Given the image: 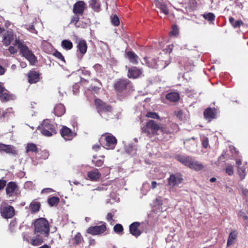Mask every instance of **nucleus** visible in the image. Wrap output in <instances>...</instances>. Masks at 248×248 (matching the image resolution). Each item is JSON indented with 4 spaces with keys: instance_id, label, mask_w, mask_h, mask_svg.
<instances>
[{
    "instance_id": "obj_11",
    "label": "nucleus",
    "mask_w": 248,
    "mask_h": 248,
    "mask_svg": "<svg viewBox=\"0 0 248 248\" xmlns=\"http://www.w3.org/2000/svg\"><path fill=\"white\" fill-rule=\"evenodd\" d=\"M60 133L65 141L71 140L76 136V134L73 132L71 129L65 126H62Z\"/></svg>"
},
{
    "instance_id": "obj_60",
    "label": "nucleus",
    "mask_w": 248,
    "mask_h": 248,
    "mask_svg": "<svg viewBox=\"0 0 248 248\" xmlns=\"http://www.w3.org/2000/svg\"><path fill=\"white\" fill-rule=\"evenodd\" d=\"M79 88V85L78 84H75V85L73 86V91L75 94H76L78 92Z\"/></svg>"
},
{
    "instance_id": "obj_64",
    "label": "nucleus",
    "mask_w": 248,
    "mask_h": 248,
    "mask_svg": "<svg viewBox=\"0 0 248 248\" xmlns=\"http://www.w3.org/2000/svg\"><path fill=\"white\" fill-rule=\"evenodd\" d=\"M231 152L233 154L234 153L236 154L238 153V151L234 146H231L230 147Z\"/></svg>"
},
{
    "instance_id": "obj_38",
    "label": "nucleus",
    "mask_w": 248,
    "mask_h": 248,
    "mask_svg": "<svg viewBox=\"0 0 248 248\" xmlns=\"http://www.w3.org/2000/svg\"><path fill=\"white\" fill-rule=\"evenodd\" d=\"M90 6L95 11H98L100 8V2L97 0H91L90 1Z\"/></svg>"
},
{
    "instance_id": "obj_44",
    "label": "nucleus",
    "mask_w": 248,
    "mask_h": 248,
    "mask_svg": "<svg viewBox=\"0 0 248 248\" xmlns=\"http://www.w3.org/2000/svg\"><path fill=\"white\" fill-rule=\"evenodd\" d=\"M83 240V237L79 232H78L74 238V243L78 245Z\"/></svg>"
},
{
    "instance_id": "obj_23",
    "label": "nucleus",
    "mask_w": 248,
    "mask_h": 248,
    "mask_svg": "<svg viewBox=\"0 0 248 248\" xmlns=\"http://www.w3.org/2000/svg\"><path fill=\"white\" fill-rule=\"evenodd\" d=\"M188 167L195 170H200L203 169V166L200 162L195 160L193 158H191L189 165H188Z\"/></svg>"
},
{
    "instance_id": "obj_62",
    "label": "nucleus",
    "mask_w": 248,
    "mask_h": 248,
    "mask_svg": "<svg viewBox=\"0 0 248 248\" xmlns=\"http://www.w3.org/2000/svg\"><path fill=\"white\" fill-rule=\"evenodd\" d=\"M113 217V215L111 213H108L107 216V219L108 221L110 222L113 220L112 218Z\"/></svg>"
},
{
    "instance_id": "obj_12",
    "label": "nucleus",
    "mask_w": 248,
    "mask_h": 248,
    "mask_svg": "<svg viewBox=\"0 0 248 248\" xmlns=\"http://www.w3.org/2000/svg\"><path fill=\"white\" fill-rule=\"evenodd\" d=\"M17 185L14 182L8 183L6 187V193L9 197L16 196L17 193Z\"/></svg>"
},
{
    "instance_id": "obj_51",
    "label": "nucleus",
    "mask_w": 248,
    "mask_h": 248,
    "mask_svg": "<svg viewBox=\"0 0 248 248\" xmlns=\"http://www.w3.org/2000/svg\"><path fill=\"white\" fill-rule=\"evenodd\" d=\"M92 161L93 163V164L95 165V166L96 167H98L102 166V165L104 163V160L101 159H99L96 160H93Z\"/></svg>"
},
{
    "instance_id": "obj_46",
    "label": "nucleus",
    "mask_w": 248,
    "mask_h": 248,
    "mask_svg": "<svg viewBox=\"0 0 248 248\" xmlns=\"http://www.w3.org/2000/svg\"><path fill=\"white\" fill-rule=\"evenodd\" d=\"M238 173L240 177L241 178V180H243L245 178L246 175L245 169L242 167H238Z\"/></svg>"
},
{
    "instance_id": "obj_15",
    "label": "nucleus",
    "mask_w": 248,
    "mask_h": 248,
    "mask_svg": "<svg viewBox=\"0 0 248 248\" xmlns=\"http://www.w3.org/2000/svg\"><path fill=\"white\" fill-rule=\"evenodd\" d=\"M140 223L138 222H134L129 226V231L130 233L136 237H138L141 234V232L139 229Z\"/></svg>"
},
{
    "instance_id": "obj_33",
    "label": "nucleus",
    "mask_w": 248,
    "mask_h": 248,
    "mask_svg": "<svg viewBox=\"0 0 248 248\" xmlns=\"http://www.w3.org/2000/svg\"><path fill=\"white\" fill-rule=\"evenodd\" d=\"M229 22L234 28H239L241 25L243 24V22L241 20L235 21L234 18L232 17L229 18Z\"/></svg>"
},
{
    "instance_id": "obj_42",
    "label": "nucleus",
    "mask_w": 248,
    "mask_h": 248,
    "mask_svg": "<svg viewBox=\"0 0 248 248\" xmlns=\"http://www.w3.org/2000/svg\"><path fill=\"white\" fill-rule=\"evenodd\" d=\"M110 20L111 24L114 26H118L120 24L119 18L116 15H112L110 16Z\"/></svg>"
},
{
    "instance_id": "obj_43",
    "label": "nucleus",
    "mask_w": 248,
    "mask_h": 248,
    "mask_svg": "<svg viewBox=\"0 0 248 248\" xmlns=\"http://www.w3.org/2000/svg\"><path fill=\"white\" fill-rule=\"evenodd\" d=\"M203 18L208 21L212 22L215 19V16L212 13H208L202 15Z\"/></svg>"
},
{
    "instance_id": "obj_54",
    "label": "nucleus",
    "mask_w": 248,
    "mask_h": 248,
    "mask_svg": "<svg viewBox=\"0 0 248 248\" xmlns=\"http://www.w3.org/2000/svg\"><path fill=\"white\" fill-rule=\"evenodd\" d=\"M242 195L244 196H247L248 195V189L244 188L243 186H239Z\"/></svg>"
},
{
    "instance_id": "obj_56",
    "label": "nucleus",
    "mask_w": 248,
    "mask_h": 248,
    "mask_svg": "<svg viewBox=\"0 0 248 248\" xmlns=\"http://www.w3.org/2000/svg\"><path fill=\"white\" fill-rule=\"evenodd\" d=\"M27 29L32 33H37L36 30L35 29L33 25H30L27 27Z\"/></svg>"
},
{
    "instance_id": "obj_20",
    "label": "nucleus",
    "mask_w": 248,
    "mask_h": 248,
    "mask_svg": "<svg viewBox=\"0 0 248 248\" xmlns=\"http://www.w3.org/2000/svg\"><path fill=\"white\" fill-rule=\"evenodd\" d=\"M0 152H5L7 154H16V151L14 147L10 145L0 143Z\"/></svg>"
},
{
    "instance_id": "obj_10",
    "label": "nucleus",
    "mask_w": 248,
    "mask_h": 248,
    "mask_svg": "<svg viewBox=\"0 0 248 248\" xmlns=\"http://www.w3.org/2000/svg\"><path fill=\"white\" fill-rule=\"evenodd\" d=\"M1 216L4 218H11L13 217L15 214L14 207L11 205L1 207L0 208Z\"/></svg>"
},
{
    "instance_id": "obj_16",
    "label": "nucleus",
    "mask_w": 248,
    "mask_h": 248,
    "mask_svg": "<svg viewBox=\"0 0 248 248\" xmlns=\"http://www.w3.org/2000/svg\"><path fill=\"white\" fill-rule=\"evenodd\" d=\"M157 59L151 57H144L141 61L143 65H146L148 67L153 69H155Z\"/></svg>"
},
{
    "instance_id": "obj_45",
    "label": "nucleus",
    "mask_w": 248,
    "mask_h": 248,
    "mask_svg": "<svg viewBox=\"0 0 248 248\" xmlns=\"http://www.w3.org/2000/svg\"><path fill=\"white\" fill-rule=\"evenodd\" d=\"M114 231L117 233H120L122 232L123 230V227L120 224H116L113 227Z\"/></svg>"
},
{
    "instance_id": "obj_32",
    "label": "nucleus",
    "mask_w": 248,
    "mask_h": 248,
    "mask_svg": "<svg viewBox=\"0 0 248 248\" xmlns=\"http://www.w3.org/2000/svg\"><path fill=\"white\" fill-rule=\"evenodd\" d=\"M7 91L0 94V100L2 102H7L11 99H13L14 96L8 93Z\"/></svg>"
},
{
    "instance_id": "obj_7",
    "label": "nucleus",
    "mask_w": 248,
    "mask_h": 248,
    "mask_svg": "<svg viewBox=\"0 0 248 248\" xmlns=\"http://www.w3.org/2000/svg\"><path fill=\"white\" fill-rule=\"evenodd\" d=\"M183 176L180 173L171 174L168 178V184L170 187H174L182 183Z\"/></svg>"
},
{
    "instance_id": "obj_14",
    "label": "nucleus",
    "mask_w": 248,
    "mask_h": 248,
    "mask_svg": "<svg viewBox=\"0 0 248 248\" xmlns=\"http://www.w3.org/2000/svg\"><path fill=\"white\" fill-rule=\"evenodd\" d=\"M216 111L215 108H208L205 109L203 115L206 119H208L209 121L216 118Z\"/></svg>"
},
{
    "instance_id": "obj_49",
    "label": "nucleus",
    "mask_w": 248,
    "mask_h": 248,
    "mask_svg": "<svg viewBox=\"0 0 248 248\" xmlns=\"http://www.w3.org/2000/svg\"><path fill=\"white\" fill-rule=\"evenodd\" d=\"M94 80L98 83V84H99V86H93L91 87V88L92 91H93L95 93H97L99 91V89H100V87L102 86V84L101 82L99 80L95 79Z\"/></svg>"
},
{
    "instance_id": "obj_13",
    "label": "nucleus",
    "mask_w": 248,
    "mask_h": 248,
    "mask_svg": "<svg viewBox=\"0 0 248 248\" xmlns=\"http://www.w3.org/2000/svg\"><path fill=\"white\" fill-rule=\"evenodd\" d=\"M85 8V3L83 1H78L73 6V12L75 15H82Z\"/></svg>"
},
{
    "instance_id": "obj_4",
    "label": "nucleus",
    "mask_w": 248,
    "mask_h": 248,
    "mask_svg": "<svg viewBox=\"0 0 248 248\" xmlns=\"http://www.w3.org/2000/svg\"><path fill=\"white\" fill-rule=\"evenodd\" d=\"M57 125L54 123H51L50 120H44L41 124L38 127L41 133L44 136L51 137L57 133Z\"/></svg>"
},
{
    "instance_id": "obj_36",
    "label": "nucleus",
    "mask_w": 248,
    "mask_h": 248,
    "mask_svg": "<svg viewBox=\"0 0 248 248\" xmlns=\"http://www.w3.org/2000/svg\"><path fill=\"white\" fill-rule=\"evenodd\" d=\"M13 112V110L12 108H7L5 110L0 108V115H1V116L3 118L9 117Z\"/></svg>"
},
{
    "instance_id": "obj_19",
    "label": "nucleus",
    "mask_w": 248,
    "mask_h": 248,
    "mask_svg": "<svg viewBox=\"0 0 248 248\" xmlns=\"http://www.w3.org/2000/svg\"><path fill=\"white\" fill-rule=\"evenodd\" d=\"M142 71L136 67H132L128 70V77L129 78H136L141 74Z\"/></svg>"
},
{
    "instance_id": "obj_47",
    "label": "nucleus",
    "mask_w": 248,
    "mask_h": 248,
    "mask_svg": "<svg viewBox=\"0 0 248 248\" xmlns=\"http://www.w3.org/2000/svg\"><path fill=\"white\" fill-rule=\"evenodd\" d=\"M79 15H75H75L72 16L71 20V23H74V25L78 27H79V26H77V24L79 20Z\"/></svg>"
},
{
    "instance_id": "obj_22",
    "label": "nucleus",
    "mask_w": 248,
    "mask_h": 248,
    "mask_svg": "<svg viewBox=\"0 0 248 248\" xmlns=\"http://www.w3.org/2000/svg\"><path fill=\"white\" fill-rule=\"evenodd\" d=\"M191 157L187 156V155H176L175 158L180 162H181L183 165L188 167V165H189L190 161L191 159Z\"/></svg>"
},
{
    "instance_id": "obj_57",
    "label": "nucleus",
    "mask_w": 248,
    "mask_h": 248,
    "mask_svg": "<svg viewBox=\"0 0 248 248\" xmlns=\"http://www.w3.org/2000/svg\"><path fill=\"white\" fill-rule=\"evenodd\" d=\"M171 33L173 35H176L178 34L179 31L177 28V26L173 25L172 26V31H171Z\"/></svg>"
},
{
    "instance_id": "obj_5",
    "label": "nucleus",
    "mask_w": 248,
    "mask_h": 248,
    "mask_svg": "<svg viewBox=\"0 0 248 248\" xmlns=\"http://www.w3.org/2000/svg\"><path fill=\"white\" fill-rule=\"evenodd\" d=\"M95 105L100 115L107 120L111 112V106L107 105L99 99H95Z\"/></svg>"
},
{
    "instance_id": "obj_50",
    "label": "nucleus",
    "mask_w": 248,
    "mask_h": 248,
    "mask_svg": "<svg viewBox=\"0 0 248 248\" xmlns=\"http://www.w3.org/2000/svg\"><path fill=\"white\" fill-rule=\"evenodd\" d=\"M146 117L153 119H159V118L158 115L156 113L154 112H147L146 114Z\"/></svg>"
},
{
    "instance_id": "obj_40",
    "label": "nucleus",
    "mask_w": 248,
    "mask_h": 248,
    "mask_svg": "<svg viewBox=\"0 0 248 248\" xmlns=\"http://www.w3.org/2000/svg\"><path fill=\"white\" fill-rule=\"evenodd\" d=\"M158 7L160 10L161 13L164 14L165 15H168L169 14L168 7L164 3L159 2L158 4Z\"/></svg>"
},
{
    "instance_id": "obj_1",
    "label": "nucleus",
    "mask_w": 248,
    "mask_h": 248,
    "mask_svg": "<svg viewBox=\"0 0 248 248\" xmlns=\"http://www.w3.org/2000/svg\"><path fill=\"white\" fill-rule=\"evenodd\" d=\"M114 87L121 99L126 96L132 90V84L127 79H119L115 83Z\"/></svg>"
},
{
    "instance_id": "obj_17",
    "label": "nucleus",
    "mask_w": 248,
    "mask_h": 248,
    "mask_svg": "<svg viewBox=\"0 0 248 248\" xmlns=\"http://www.w3.org/2000/svg\"><path fill=\"white\" fill-rule=\"evenodd\" d=\"M78 51L80 53L81 58L86 53L87 45L85 40H80L78 43L77 46Z\"/></svg>"
},
{
    "instance_id": "obj_26",
    "label": "nucleus",
    "mask_w": 248,
    "mask_h": 248,
    "mask_svg": "<svg viewBox=\"0 0 248 248\" xmlns=\"http://www.w3.org/2000/svg\"><path fill=\"white\" fill-rule=\"evenodd\" d=\"M126 55L131 62L134 64H137L138 63L139 58L134 52L128 51L126 53Z\"/></svg>"
},
{
    "instance_id": "obj_9",
    "label": "nucleus",
    "mask_w": 248,
    "mask_h": 248,
    "mask_svg": "<svg viewBox=\"0 0 248 248\" xmlns=\"http://www.w3.org/2000/svg\"><path fill=\"white\" fill-rule=\"evenodd\" d=\"M105 143L103 147L108 150H112L115 148L117 144V139L111 134H109L105 138Z\"/></svg>"
},
{
    "instance_id": "obj_61",
    "label": "nucleus",
    "mask_w": 248,
    "mask_h": 248,
    "mask_svg": "<svg viewBox=\"0 0 248 248\" xmlns=\"http://www.w3.org/2000/svg\"><path fill=\"white\" fill-rule=\"evenodd\" d=\"M6 181L4 180H0V190L3 189L6 186Z\"/></svg>"
},
{
    "instance_id": "obj_35",
    "label": "nucleus",
    "mask_w": 248,
    "mask_h": 248,
    "mask_svg": "<svg viewBox=\"0 0 248 248\" xmlns=\"http://www.w3.org/2000/svg\"><path fill=\"white\" fill-rule=\"evenodd\" d=\"M62 46L66 50H70L73 47V44L70 40H64L62 42Z\"/></svg>"
},
{
    "instance_id": "obj_63",
    "label": "nucleus",
    "mask_w": 248,
    "mask_h": 248,
    "mask_svg": "<svg viewBox=\"0 0 248 248\" xmlns=\"http://www.w3.org/2000/svg\"><path fill=\"white\" fill-rule=\"evenodd\" d=\"M239 215L242 216L244 220L248 221V217L244 213L240 212Z\"/></svg>"
},
{
    "instance_id": "obj_27",
    "label": "nucleus",
    "mask_w": 248,
    "mask_h": 248,
    "mask_svg": "<svg viewBox=\"0 0 248 248\" xmlns=\"http://www.w3.org/2000/svg\"><path fill=\"white\" fill-rule=\"evenodd\" d=\"M46 236H41L40 234H36V236L31 239V244L33 246L41 245L44 241V238Z\"/></svg>"
},
{
    "instance_id": "obj_18",
    "label": "nucleus",
    "mask_w": 248,
    "mask_h": 248,
    "mask_svg": "<svg viewBox=\"0 0 248 248\" xmlns=\"http://www.w3.org/2000/svg\"><path fill=\"white\" fill-rule=\"evenodd\" d=\"M87 176L89 180L92 181H96L100 179L101 174L98 169H95L88 172Z\"/></svg>"
},
{
    "instance_id": "obj_28",
    "label": "nucleus",
    "mask_w": 248,
    "mask_h": 248,
    "mask_svg": "<svg viewBox=\"0 0 248 248\" xmlns=\"http://www.w3.org/2000/svg\"><path fill=\"white\" fill-rule=\"evenodd\" d=\"M138 147L137 145L129 144L125 147V151L131 155H134L137 154Z\"/></svg>"
},
{
    "instance_id": "obj_30",
    "label": "nucleus",
    "mask_w": 248,
    "mask_h": 248,
    "mask_svg": "<svg viewBox=\"0 0 248 248\" xmlns=\"http://www.w3.org/2000/svg\"><path fill=\"white\" fill-rule=\"evenodd\" d=\"M169 63L166 61H164L158 59H157L156 65H155V69L161 70L165 68L169 65Z\"/></svg>"
},
{
    "instance_id": "obj_3",
    "label": "nucleus",
    "mask_w": 248,
    "mask_h": 248,
    "mask_svg": "<svg viewBox=\"0 0 248 248\" xmlns=\"http://www.w3.org/2000/svg\"><path fill=\"white\" fill-rule=\"evenodd\" d=\"M14 45L18 46L20 53L29 61L31 65H33L36 62V57L26 45L17 39L15 40Z\"/></svg>"
},
{
    "instance_id": "obj_58",
    "label": "nucleus",
    "mask_w": 248,
    "mask_h": 248,
    "mask_svg": "<svg viewBox=\"0 0 248 248\" xmlns=\"http://www.w3.org/2000/svg\"><path fill=\"white\" fill-rule=\"evenodd\" d=\"M155 205H161L163 204V202L161 198L158 197L156 198L155 201Z\"/></svg>"
},
{
    "instance_id": "obj_37",
    "label": "nucleus",
    "mask_w": 248,
    "mask_h": 248,
    "mask_svg": "<svg viewBox=\"0 0 248 248\" xmlns=\"http://www.w3.org/2000/svg\"><path fill=\"white\" fill-rule=\"evenodd\" d=\"M30 208L32 213H36L39 210L40 203L38 202H32L30 204Z\"/></svg>"
},
{
    "instance_id": "obj_2",
    "label": "nucleus",
    "mask_w": 248,
    "mask_h": 248,
    "mask_svg": "<svg viewBox=\"0 0 248 248\" xmlns=\"http://www.w3.org/2000/svg\"><path fill=\"white\" fill-rule=\"evenodd\" d=\"M34 232L41 236H47L49 233V225L47 220L40 217L35 220L34 222Z\"/></svg>"
},
{
    "instance_id": "obj_34",
    "label": "nucleus",
    "mask_w": 248,
    "mask_h": 248,
    "mask_svg": "<svg viewBox=\"0 0 248 248\" xmlns=\"http://www.w3.org/2000/svg\"><path fill=\"white\" fill-rule=\"evenodd\" d=\"M59 202V198L56 196H53L51 198H48L47 200V202L50 206H54L57 205V204H58Z\"/></svg>"
},
{
    "instance_id": "obj_21",
    "label": "nucleus",
    "mask_w": 248,
    "mask_h": 248,
    "mask_svg": "<svg viewBox=\"0 0 248 248\" xmlns=\"http://www.w3.org/2000/svg\"><path fill=\"white\" fill-rule=\"evenodd\" d=\"M13 39V33L11 31H7L3 35L2 43L4 46H8L10 45Z\"/></svg>"
},
{
    "instance_id": "obj_53",
    "label": "nucleus",
    "mask_w": 248,
    "mask_h": 248,
    "mask_svg": "<svg viewBox=\"0 0 248 248\" xmlns=\"http://www.w3.org/2000/svg\"><path fill=\"white\" fill-rule=\"evenodd\" d=\"M54 56L60 60L65 62L64 58L61 52L56 51L54 53Z\"/></svg>"
},
{
    "instance_id": "obj_59",
    "label": "nucleus",
    "mask_w": 248,
    "mask_h": 248,
    "mask_svg": "<svg viewBox=\"0 0 248 248\" xmlns=\"http://www.w3.org/2000/svg\"><path fill=\"white\" fill-rule=\"evenodd\" d=\"M9 51L12 54H14L17 52V50L13 46H10L8 48Z\"/></svg>"
},
{
    "instance_id": "obj_52",
    "label": "nucleus",
    "mask_w": 248,
    "mask_h": 248,
    "mask_svg": "<svg viewBox=\"0 0 248 248\" xmlns=\"http://www.w3.org/2000/svg\"><path fill=\"white\" fill-rule=\"evenodd\" d=\"M226 172L229 175H232L233 173V167L232 166H229L226 167L225 170Z\"/></svg>"
},
{
    "instance_id": "obj_8",
    "label": "nucleus",
    "mask_w": 248,
    "mask_h": 248,
    "mask_svg": "<svg viewBox=\"0 0 248 248\" xmlns=\"http://www.w3.org/2000/svg\"><path fill=\"white\" fill-rule=\"evenodd\" d=\"M106 230V223L103 222L100 226H91L87 229L86 232L93 235H99L103 233Z\"/></svg>"
},
{
    "instance_id": "obj_6",
    "label": "nucleus",
    "mask_w": 248,
    "mask_h": 248,
    "mask_svg": "<svg viewBox=\"0 0 248 248\" xmlns=\"http://www.w3.org/2000/svg\"><path fill=\"white\" fill-rule=\"evenodd\" d=\"M160 128L159 125L153 120H150L146 124L142 127V131L147 133V136H150L151 134H154Z\"/></svg>"
},
{
    "instance_id": "obj_31",
    "label": "nucleus",
    "mask_w": 248,
    "mask_h": 248,
    "mask_svg": "<svg viewBox=\"0 0 248 248\" xmlns=\"http://www.w3.org/2000/svg\"><path fill=\"white\" fill-rule=\"evenodd\" d=\"M180 64L183 66L187 70H191L193 67L194 65L192 61H189L186 59H185L184 63L182 62H179Z\"/></svg>"
},
{
    "instance_id": "obj_25",
    "label": "nucleus",
    "mask_w": 248,
    "mask_h": 248,
    "mask_svg": "<svg viewBox=\"0 0 248 248\" xmlns=\"http://www.w3.org/2000/svg\"><path fill=\"white\" fill-rule=\"evenodd\" d=\"M54 112L55 115L58 117L62 116L65 112L64 106L62 104L57 105L54 108Z\"/></svg>"
},
{
    "instance_id": "obj_29",
    "label": "nucleus",
    "mask_w": 248,
    "mask_h": 248,
    "mask_svg": "<svg viewBox=\"0 0 248 248\" xmlns=\"http://www.w3.org/2000/svg\"><path fill=\"white\" fill-rule=\"evenodd\" d=\"M166 98L171 102H176L179 99V94L177 93L171 92L167 93Z\"/></svg>"
},
{
    "instance_id": "obj_48",
    "label": "nucleus",
    "mask_w": 248,
    "mask_h": 248,
    "mask_svg": "<svg viewBox=\"0 0 248 248\" xmlns=\"http://www.w3.org/2000/svg\"><path fill=\"white\" fill-rule=\"evenodd\" d=\"M93 68L98 73H101L103 72V68L101 65L98 63L93 66Z\"/></svg>"
},
{
    "instance_id": "obj_24",
    "label": "nucleus",
    "mask_w": 248,
    "mask_h": 248,
    "mask_svg": "<svg viewBox=\"0 0 248 248\" xmlns=\"http://www.w3.org/2000/svg\"><path fill=\"white\" fill-rule=\"evenodd\" d=\"M39 75L35 71H31L28 74L29 82L32 84L38 81Z\"/></svg>"
},
{
    "instance_id": "obj_55",
    "label": "nucleus",
    "mask_w": 248,
    "mask_h": 248,
    "mask_svg": "<svg viewBox=\"0 0 248 248\" xmlns=\"http://www.w3.org/2000/svg\"><path fill=\"white\" fill-rule=\"evenodd\" d=\"M202 145L204 148H207L208 146V139L205 138L202 141Z\"/></svg>"
},
{
    "instance_id": "obj_39",
    "label": "nucleus",
    "mask_w": 248,
    "mask_h": 248,
    "mask_svg": "<svg viewBox=\"0 0 248 248\" xmlns=\"http://www.w3.org/2000/svg\"><path fill=\"white\" fill-rule=\"evenodd\" d=\"M236 237V233L235 232L233 231L231 232L229 236L227 241V246H230L234 243V241Z\"/></svg>"
},
{
    "instance_id": "obj_41",
    "label": "nucleus",
    "mask_w": 248,
    "mask_h": 248,
    "mask_svg": "<svg viewBox=\"0 0 248 248\" xmlns=\"http://www.w3.org/2000/svg\"><path fill=\"white\" fill-rule=\"evenodd\" d=\"M26 152H37V148L36 146V145L34 143H28L27 144V146L26 147Z\"/></svg>"
}]
</instances>
